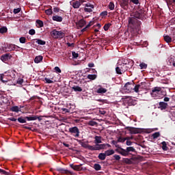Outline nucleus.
I'll return each mask as SVG.
<instances>
[{"mask_svg": "<svg viewBox=\"0 0 175 175\" xmlns=\"http://www.w3.org/2000/svg\"><path fill=\"white\" fill-rule=\"evenodd\" d=\"M144 15L141 11H137L131 15V17L129 19V26L130 28L139 32L140 31L142 22L139 20H143Z\"/></svg>", "mask_w": 175, "mask_h": 175, "instance_id": "nucleus-1", "label": "nucleus"}, {"mask_svg": "<svg viewBox=\"0 0 175 175\" xmlns=\"http://www.w3.org/2000/svg\"><path fill=\"white\" fill-rule=\"evenodd\" d=\"M77 142L79 143V144L83 147V148H88V150H90V151H99L100 150H107V147H111V146H110V144H96L94 146L90 144H87L80 139H77Z\"/></svg>", "mask_w": 175, "mask_h": 175, "instance_id": "nucleus-2", "label": "nucleus"}, {"mask_svg": "<svg viewBox=\"0 0 175 175\" xmlns=\"http://www.w3.org/2000/svg\"><path fill=\"white\" fill-rule=\"evenodd\" d=\"M51 36L54 39H62L65 36V33L54 29L51 32Z\"/></svg>", "mask_w": 175, "mask_h": 175, "instance_id": "nucleus-3", "label": "nucleus"}, {"mask_svg": "<svg viewBox=\"0 0 175 175\" xmlns=\"http://www.w3.org/2000/svg\"><path fill=\"white\" fill-rule=\"evenodd\" d=\"M68 132L74 136V137H79L80 136V130L77 126L70 127L68 129Z\"/></svg>", "mask_w": 175, "mask_h": 175, "instance_id": "nucleus-4", "label": "nucleus"}, {"mask_svg": "<svg viewBox=\"0 0 175 175\" xmlns=\"http://www.w3.org/2000/svg\"><path fill=\"white\" fill-rule=\"evenodd\" d=\"M161 90H162V88H161L159 87H154L152 88L150 95L153 98H157V95H159V94H161Z\"/></svg>", "mask_w": 175, "mask_h": 175, "instance_id": "nucleus-5", "label": "nucleus"}, {"mask_svg": "<svg viewBox=\"0 0 175 175\" xmlns=\"http://www.w3.org/2000/svg\"><path fill=\"white\" fill-rule=\"evenodd\" d=\"M134 85H135V82H133V81L127 82L124 85V88L127 91H129L130 92H132V91H133Z\"/></svg>", "mask_w": 175, "mask_h": 175, "instance_id": "nucleus-6", "label": "nucleus"}, {"mask_svg": "<svg viewBox=\"0 0 175 175\" xmlns=\"http://www.w3.org/2000/svg\"><path fill=\"white\" fill-rule=\"evenodd\" d=\"M127 131H129L131 135H137V133H140V129L135 128V127H126Z\"/></svg>", "mask_w": 175, "mask_h": 175, "instance_id": "nucleus-7", "label": "nucleus"}, {"mask_svg": "<svg viewBox=\"0 0 175 175\" xmlns=\"http://www.w3.org/2000/svg\"><path fill=\"white\" fill-rule=\"evenodd\" d=\"M120 6L124 10H128V8H129V0H122Z\"/></svg>", "mask_w": 175, "mask_h": 175, "instance_id": "nucleus-8", "label": "nucleus"}, {"mask_svg": "<svg viewBox=\"0 0 175 175\" xmlns=\"http://www.w3.org/2000/svg\"><path fill=\"white\" fill-rule=\"evenodd\" d=\"M85 8H84V12H86L88 13H91L92 12V9L95 8L94 5L90 4V3H88L85 5Z\"/></svg>", "mask_w": 175, "mask_h": 175, "instance_id": "nucleus-9", "label": "nucleus"}, {"mask_svg": "<svg viewBox=\"0 0 175 175\" xmlns=\"http://www.w3.org/2000/svg\"><path fill=\"white\" fill-rule=\"evenodd\" d=\"M116 151H117V152H118V154H120L123 157H127V155H128L126 150H124L122 148H119L116 149Z\"/></svg>", "mask_w": 175, "mask_h": 175, "instance_id": "nucleus-10", "label": "nucleus"}, {"mask_svg": "<svg viewBox=\"0 0 175 175\" xmlns=\"http://www.w3.org/2000/svg\"><path fill=\"white\" fill-rule=\"evenodd\" d=\"M12 58V55L10 53H5L1 57V61L3 62H5V61H8V59H10Z\"/></svg>", "mask_w": 175, "mask_h": 175, "instance_id": "nucleus-11", "label": "nucleus"}, {"mask_svg": "<svg viewBox=\"0 0 175 175\" xmlns=\"http://www.w3.org/2000/svg\"><path fill=\"white\" fill-rule=\"evenodd\" d=\"M76 24L78 29H80V28H83L85 25V21L84 19H80Z\"/></svg>", "mask_w": 175, "mask_h": 175, "instance_id": "nucleus-12", "label": "nucleus"}, {"mask_svg": "<svg viewBox=\"0 0 175 175\" xmlns=\"http://www.w3.org/2000/svg\"><path fill=\"white\" fill-rule=\"evenodd\" d=\"M70 166L72 169H73V170H76L77 172H80V170H83V167H81V164L79 165L70 164Z\"/></svg>", "mask_w": 175, "mask_h": 175, "instance_id": "nucleus-13", "label": "nucleus"}, {"mask_svg": "<svg viewBox=\"0 0 175 175\" xmlns=\"http://www.w3.org/2000/svg\"><path fill=\"white\" fill-rule=\"evenodd\" d=\"M159 108L161 110H166V109H167V103L160 102L159 103Z\"/></svg>", "mask_w": 175, "mask_h": 175, "instance_id": "nucleus-14", "label": "nucleus"}, {"mask_svg": "<svg viewBox=\"0 0 175 175\" xmlns=\"http://www.w3.org/2000/svg\"><path fill=\"white\" fill-rule=\"evenodd\" d=\"M57 172H59L62 174H70V171H69L68 170H65L64 168H61V167L57 168Z\"/></svg>", "mask_w": 175, "mask_h": 175, "instance_id": "nucleus-15", "label": "nucleus"}, {"mask_svg": "<svg viewBox=\"0 0 175 175\" xmlns=\"http://www.w3.org/2000/svg\"><path fill=\"white\" fill-rule=\"evenodd\" d=\"M118 65L120 67V69L122 73H124V72H126V70H128L129 69V67L126 66V64H118Z\"/></svg>", "mask_w": 175, "mask_h": 175, "instance_id": "nucleus-16", "label": "nucleus"}, {"mask_svg": "<svg viewBox=\"0 0 175 175\" xmlns=\"http://www.w3.org/2000/svg\"><path fill=\"white\" fill-rule=\"evenodd\" d=\"M122 99H129V104L135 105V101H133V99H132L131 96H124Z\"/></svg>", "mask_w": 175, "mask_h": 175, "instance_id": "nucleus-17", "label": "nucleus"}, {"mask_svg": "<svg viewBox=\"0 0 175 175\" xmlns=\"http://www.w3.org/2000/svg\"><path fill=\"white\" fill-rule=\"evenodd\" d=\"M52 20H53V21H57V23H62L63 18H62V16L55 15L52 17Z\"/></svg>", "mask_w": 175, "mask_h": 175, "instance_id": "nucleus-18", "label": "nucleus"}, {"mask_svg": "<svg viewBox=\"0 0 175 175\" xmlns=\"http://www.w3.org/2000/svg\"><path fill=\"white\" fill-rule=\"evenodd\" d=\"M72 8H74V9H79L80 8V6H81V3H80V1H76L72 2Z\"/></svg>", "mask_w": 175, "mask_h": 175, "instance_id": "nucleus-19", "label": "nucleus"}, {"mask_svg": "<svg viewBox=\"0 0 175 175\" xmlns=\"http://www.w3.org/2000/svg\"><path fill=\"white\" fill-rule=\"evenodd\" d=\"M94 143L95 144H100V143H102V137L98 135L95 136Z\"/></svg>", "mask_w": 175, "mask_h": 175, "instance_id": "nucleus-20", "label": "nucleus"}, {"mask_svg": "<svg viewBox=\"0 0 175 175\" xmlns=\"http://www.w3.org/2000/svg\"><path fill=\"white\" fill-rule=\"evenodd\" d=\"M16 47L18 49H20V46H17L16 44H11L8 46V51H14V50H16Z\"/></svg>", "mask_w": 175, "mask_h": 175, "instance_id": "nucleus-21", "label": "nucleus"}, {"mask_svg": "<svg viewBox=\"0 0 175 175\" xmlns=\"http://www.w3.org/2000/svg\"><path fill=\"white\" fill-rule=\"evenodd\" d=\"M42 61H43V56L42 55L36 56L34 59L35 64H39L40 62H42Z\"/></svg>", "mask_w": 175, "mask_h": 175, "instance_id": "nucleus-22", "label": "nucleus"}, {"mask_svg": "<svg viewBox=\"0 0 175 175\" xmlns=\"http://www.w3.org/2000/svg\"><path fill=\"white\" fill-rule=\"evenodd\" d=\"M25 119L27 120V121H36V120H38V116H26L25 117Z\"/></svg>", "mask_w": 175, "mask_h": 175, "instance_id": "nucleus-23", "label": "nucleus"}, {"mask_svg": "<svg viewBox=\"0 0 175 175\" xmlns=\"http://www.w3.org/2000/svg\"><path fill=\"white\" fill-rule=\"evenodd\" d=\"M0 81H2V83H8V78H6V75H4L3 74H1Z\"/></svg>", "mask_w": 175, "mask_h": 175, "instance_id": "nucleus-24", "label": "nucleus"}, {"mask_svg": "<svg viewBox=\"0 0 175 175\" xmlns=\"http://www.w3.org/2000/svg\"><path fill=\"white\" fill-rule=\"evenodd\" d=\"M107 92V90L104 88H100L97 90V94H106Z\"/></svg>", "mask_w": 175, "mask_h": 175, "instance_id": "nucleus-25", "label": "nucleus"}, {"mask_svg": "<svg viewBox=\"0 0 175 175\" xmlns=\"http://www.w3.org/2000/svg\"><path fill=\"white\" fill-rule=\"evenodd\" d=\"M72 90H73V91H75V92H81V91H83V89L77 85L73 86L72 88Z\"/></svg>", "mask_w": 175, "mask_h": 175, "instance_id": "nucleus-26", "label": "nucleus"}, {"mask_svg": "<svg viewBox=\"0 0 175 175\" xmlns=\"http://www.w3.org/2000/svg\"><path fill=\"white\" fill-rule=\"evenodd\" d=\"M98 158L100 161H105V159H106V154L105 153H99Z\"/></svg>", "mask_w": 175, "mask_h": 175, "instance_id": "nucleus-27", "label": "nucleus"}, {"mask_svg": "<svg viewBox=\"0 0 175 175\" xmlns=\"http://www.w3.org/2000/svg\"><path fill=\"white\" fill-rule=\"evenodd\" d=\"M161 146H162V150H163V151H167V150H169V148L167 147V144H166V142H161Z\"/></svg>", "mask_w": 175, "mask_h": 175, "instance_id": "nucleus-28", "label": "nucleus"}, {"mask_svg": "<svg viewBox=\"0 0 175 175\" xmlns=\"http://www.w3.org/2000/svg\"><path fill=\"white\" fill-rule=\"evenodd\" d=\"M105 154L106 157H110V155H113V154H114V150L113 149L108 150L105 151Z\"/></svg>", "mask_w": 175, "mask_h": 175, "instance_id": "nucleus-29", "label": "nucleus"}, {"mask_svg": "<svg viewBox=\"0 0 175 175\" xmlns=\"http://www.w3.org/2000/svg\"><path fill=\"white\" fill-rule=\"evenodd\" d=\"M36 43H38L40 46H44V44H46V41L44 40H42L40 39H36Z\"/></svg>", "mask_w": 175, "mask_h": 175, "instance_id": "nucleus-30", "label": "nucleus"}, {"mask_svg": "<svg viewBox=\"0 0 175 175\" xmlns=\"http://www.w3.org/2000/svg\"><path fill=\"white\" fill-rule=\"evenodd\" d=\"M36 23L38 25V28H42L44 25V23H43V21H42L41 20H39V19L36 20Z\"/></svg>", "mask_w": 175, "mask_h": 175, "instance_id": "nucleus-31", "label": "nucleus"}, {"mask_svg": "<svg viewBox=\"0 0 175 175\" xmlns=\"http://www.w3.org/2000/svg\"><path fill=\"white\" fill-rule=\"evenodd\" d=\"M11 111H14L15 113H18L20 111V108L18 106H14L10 108Z\"/></svg>", "mask_w": 175, "mask_h": 175, "instance_id": "nucleus-32", "label": "nucleus"}, {"mask_svg": "<svg viewBox=\"0 0 175 175\" xmlns=\"http://www.w3.org/2000/svg\"><path fill=\"white\" fill-rule=\"evenodd\" d=\"M94 169L96 170V172H98L99 170H101L102 166H100L99 163H95L94 165Z\"/></svg>", "mask_w": 175, "mask_h": 175, "instance_id": "nucleus-33", "label": "nucleus"}, {"mask_svg": "<svg viewBox=\"0 0 175 175\" xmlns=\"http://www.w3.org/2000/svg\"><path fill=\"white\" fill-rule=\"evenodd\" d=\"M88 125H90V126H96V125H98V122L94 120H90L88 122Z\"/></svg>", "mask_w": 175, "mask_h": 175, "instance_id": "nucleus-34", "label": "nucleus"}, {"mask_svg": "<svg viewBox=\"0 0 175 175\" xmlns=\"http://www.w3.org/2000/svg\"><path fill=\"white\" fill-rule=\"evenodd\" d=\"M126 151L127 154H129V152H135V148H133V146L127 147Z\"/></svg>", "mask_w": 175, "mask_h": 175, "instance_id": "nucleus-35", "label": "nucleus"}, {"mask_svg": "<svg viewBox=\"0 0 175 175\" xmlns=\"http://www.w3.org/2000/svg\"><path fill=\"white\" fill-rule=\"evenodd\" d=\"M140 87L141 85H135L134 83V88L133 89V91H134L135 92H139V90H140Z\"/></svg>", "mask_w": 175, "mask_h": 175, "instance_id": "nucleus-36", "label": "nucleus"}, {"mask_svg": "<svg viewBox=\"0 0 175 175\" xmlns=\"http://www.w3.org/2000/svg\"><path fill=\"white\" fill-rule=\"evenodd\" d=\"M130 3H133V5H140V0H129Z\"/></svg>", "mask_w": 175, "mask_h": 175, "instance_id": "nucleus-37", "label": "nucleus"}, {"mask_svg": "<svg viewBox=\"0 0 175 175\" xmlns=\"http://www.w3.org/2000/svg\"><path fill=\"white\" fill-rule=\"evenodd\" d=\"M17 120L20 124H25V122H27V119H25V118H23V117H20Z\"/></svg>", "mask_w": 175, "mask_h": 175, "instance_id": "nucleus-38", "label": "nucleus"}, {"mask_svg": "<svg viewBox=\"0 0 175 175\" xmlns=\"http://www.w3.org/2000/svg\"><path fill=\"white\" fill-rule=\"evenodd\" d=\"M164 40L167 43H170L172 42V38L169 36H164Z\"/></svg>", "mask_w": 175, "mask_h": 175, "instance_id": "nucleus-39", "label": "nucleus"}, {"mask_svg": "<svg viewBox=\"0 0 175 175\" xmlns=\"http://www.w3.org/2000/svg\"><path fill=\"white\" fill-rule=\"evenodd\" d=\"M116 72L118 75H122V70H121V67L119 65L116 68Z\"/></svg>", "mask_w": 175, "mask_h": 175, "instance_id": "nucleus-40", "label": "nucleus"}, {"mask_svg": "<svg viewBox=\"0 0 175 175\" xmlns=\"http://www.w3.org/2000/svg\"><path fill=\"white\" fill-rule=\"evenodd\" d=\"M126 140V138L119 137L118 139V143H125Z\"/></svg>", "mask_w": 175, "mask_h": 175, "instance_id": "nucleus-41", "label": "nucleus"}, {"mask_svg": "<svg viewBox=\"0 0 175 175\" xmlns=\"http://www.w3.org/2000/svg\"><path fill=\"white\" fill-rule=\"evenodd\" d=\"M6 32H8V28L6 27L0 28V33H6Z\"/></svg>", "mask_w": 175, "mask_h": 175, "instance_id": "nucleus-42", "label": "nucleus"}, {"mask_svg": "<svg viewBox=\"0 0 175 175\" xmlns=\"http://www.w3.org/2000/svg\"><path fill=\"white\" fill-rule=\"evenodd\" d=\"M159 136H161V133L159 132H156L152 134V137H153V139H158Z\"/></svg>", "mask_w": 175, "mask_h": 175, "instance_id": "nucleus-43", "label": "nucleus"}, {"mask_svg": "<svg viewBox=\"0 0 175 175\" xmlns=\"http://www.w3.org/2000/svg\"><path fill=\"white\" fill-rule=\"evenodd\" d=\"M45 13L46 14H47V16H51V14H53V9L49 8L48 10H46Z\"/></svg>", "mask_w": 175, "mask_h": 175, "instance_id": "nucleus-44", "label": "nucleus"}, {"mask_svg": "<svg viewBox=\"0 0 175 175\" xmlns=\"http://www.w3.org/2000/svg\"><path fill=\"white\" fill-rule=\"evenodd\" d=\"M108 7H109V9L110 10H114V8H115L114 3L112 2V1H111V2L109 3Z\"/></svg>", "mask_w": 175, "mask_h": 175, "instance_id": "nucleus-45", "label": "nucleus"}, {"mask_svg": "<svg viewBox=\"0 0 175 175\" xmlns=\"http://www.w3.org/2000/svg\"><path fill=\"white\" fill-rule=\"evenodd\" d=\"M88 79H89V80H95V79H96V75H88Z\"/></svg>", "mask_w": 175, "mask_h": 175, "instance_id": "nucleus-46", "label": "nucleus"}, {"mask_svg": "<svg viewBox=\"0 0 175 175\" xmlns=\"http://www.w3.org/2000/svg\"><path fill=\"white\" fill-rule=\"evenodd\" d=\"M110 27H111V25L110 23H107L104 25L103 29L105 31H109V28H110Z\"/></svg>", "mask_w": 175, "mask_h": 175, "instance_id": "nucleus-47", "label": "nucleus"}, {"mask_svg": "<svg viewBox=\"0 0 175 175\" xmlns=\"http://www.w3.org/2000/svg\"><path fill=\"white\" fill-rule=\"evenodd\" d=\"M19 42H20V43H22V44L26 43L27 38L25 37H21L19 38Z\"/></svg>", "mask_w": 175, "mask_h": 175, "instance_id": "nucleus-48", "label": "nucleus"}, {"mask_svg": "<svg viewBox=\"0 0 175 175\" xmlns=\"http://www.w3.org/2000/svg\"><path fill=\"white\" fill-rule=\"evenodd\" d=\"M139 67L140 69H147V64L146 63H141Z\"/></svg>", "mask_w": 175, "mask_h": 175, "instance_id": "nucleus-49", "label": "nucleus"}, {"mask_svg": "<svg viewBox=\"0 0 175 175\" xmlns=\"http://www.w3.org/2000/svg\"><path fill=\"white\" fill-rule=\"evenodd\" d=\"M20 12H21V8L14 9V14H18V13H20Z\"/></svg>", "mask_w": 175, "mask_h": 175, "instance_id": "nucleus-50", "label": "nucleus"}, {"mask_svg": "<svg viewBox=\"0 0 175 175\" xmlns=\"http://www.w3.org/2000/svg\"><path fill=\"white\" fill-rule=\"evenodd\" d=\"M44 80H45L46 83H47L48 84H51L53 83V81L49 78H44Z\"/></svg>", "mask_w": 175, "mask_h": 175, "instance_id": "nucleus-51", "label": "nucleus"}, {"mask_svg": "<svg viewBox=\"0 0 175 175\" xmlns=\"http://www.w3.org/2000/svg\"><path fill=\"white\" fill-rule=\"evenodd\" d=\"M113 158L116 161H120V159H121V157L118 154H114Z\"/></svg>", "mask_w": 175, "mask_h": 175, "instance_id": "nucleus-52", "label": "nucleus"}, {"mask_svg": "<svg viewBox=\"0 0 175 175\" xmlns=\"http://www.w3.org/2000/svg\"><path fill=\"white\" fill-rule=\"evenodd\" d=\"M17 84H23V83H24V79L19 78L18 79L17 81H16Z\"/></svg>", "mask_w": 175, "mask_h": 175, "instance_id": "nucleus-53", "label": "nucleus"}, {"mask_svg": "<svg viewBox=\"0 0 175 175\" xmlns=\"http://www.w3.org/2000/svg\"><path fill=\"white\" fill-rule=\"evenodd\" d=\"M29 35H35V33H36V31H35V29H31L29 31Z\"/></svg>", "mask_w": 175, "mask_h": 175, "instance_id": "nucleus-54", "label": "nucleus"}, {"mask_svg": "<svg viewBox=\"0 0 175 175\" xmlns=\"http://www.w3.org/2000/svg\"><path fill=\"white\" fill-rule=\"evenodd\" d=\"M72 58H77L79 57V53L76 52H72Z\"/></svg>", "mask_w": 175, "mask_h": 175, "instance_id": "nucleus-55", "label": "nucleus"}, {"mask_svg": "<svg viewBox=\"0 0 175 175\" xmlns=\"http://www.w3.org/2000/svg\"><path fill=\"white\" fill-rule=\"evenodd\" d=\"M0 173L5 175H9V172L5 171L4 170L0 169Z\"/></svg>", "mask_w": 175, "mask_h": 175, "instance_id": "nucleus-56", "label": "nucleus"}, {"mask_svg": "<svg viewBox=\"0 0 175 175\" xmlns=\"http://www.w3.org/2000/svg\"><path fill=\"white\" fill-rule=\"evenodd\" d=\"M55 72H57V73H61V68H59V67H58V66H56V67H55Z\"/></svg>", "mask_w": 175, "mask_h": 175, "instance_id": "nucleus-57", "label": "nucleus"}, {"mask_svg": "<svg viewBox=\"0 0 175 175\" xmlns=\"http://www.w3.org/2000/svg\"><path fill=\"white\" fill-rule=\"evenodd\" d=\"M100 16H102V17H105V16H107V11H103L100 13Z\"/></svg>", "mask_w": 175, "mask_h": 175, "instance_id": "nucleus-58", "label": "nucleus"}, {"mask_svg": "<svg viewBox=\"0 0 175 175\" xmlns=\"http://www.w3.org/2000/svg\"><path fill=\"white\" fill-rule=\"evenodd\" d=\"M118 143V141L116 142L115 140H113L111 142V144H113V146H116V147H118V145H117Z\"/></svg>", "mask_w": 175, "mask_h": 175, "instance_id": "nucleus-59", "label": "nucleus"}, {"mask_svg": "<svg viewBox=\"0 0 175 175\" xmlns=\"http://www.w3.org/2000/svg\"><path fill=\"white\" fill-rule=\"evenodd\" d=\"M8 120L9 121H12L14 122H16V121H17V119H16L15 118H9Z\"/></svg>", "mask_w": 175, "mask_h": 175, "instance_id": "nucleus-60", "label": "nucleus"}, {"mask_svg": "<svg viewBox=\"0 0 175 175\" xmlns=\"http://www.w3.org/2000/svg\"><path fill=\"white\" fill-rule=\"evenodd\" d=\"M53 12L55 13H58V12H59V8H53Z\"/></svg>", "mask_w": 175, "mask_h": 175, "instance_id": "nucleus-61", "label": "nucleus"}, {"mask_svg": "<svg viewBox=\"0 0 175 175\" xmlns=\"http://www.w3.org/2000/svg\"><path fill=\"white\" fill-rule=\"evenodd\" d=\"M93 24H94V22L90 21L89 24L86 25V28H90V27H91V25H92Z\"/></svg>", "mask_w": 175, "mask_h": 175, "instance_id": "nucleus-62", "label": "nucleus"}, {"mask_svg": "<svg viewBox=\"0 0 175 175\" xmlns=\"http://www.w3.org/2000/svg\"><path fill=\"white\" fill-rule=\"evenodd\" d=\"M126 146H132V142L131 141H126Z\"/></svg>", "mask_w": 175, "mask_h": 175, "instance_id": "nucleus-63", "label": "nucleus"}, {"mask_svg": "<svg viewBox=\"0 0 175 175\" xmlns=\"http://www.w3.org/2000/svg\"><path fill=\"white\" fill-rule=\"evenodd\" d=\"M88 66H89V68H94V63H89Z\"/></svg>", "mask_w": 175, "mask_h": 175, "instance_id": "nucleus-64", "label": "nucleus"}]
</instances>
